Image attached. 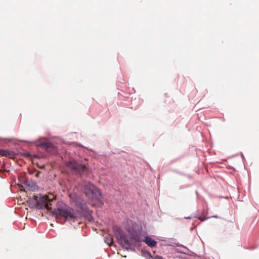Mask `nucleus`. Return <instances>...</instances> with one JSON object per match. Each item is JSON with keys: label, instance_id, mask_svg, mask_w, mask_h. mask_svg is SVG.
<instances>
[{"label": "nucleus", "instance_id": "f257e3e1", "mask_svg": "<svg viewBox=\"0 0 259 259\" xmlns=\"http://www.w3.org/2000/svg\"><path fill=\"white\" fill-rule=\"evenodd\" d=\"M85 194L90 199L92 205L99 206L103 204L102 196L99 189L93 184L88 183L85 187Z\"/></svg>", "mask_w": 259, "mask_h": 259}, {"label": "nucleus", "instance_id": "f03ea898", "mask_svg": "<svg viewBox=\"0 0 259 259\" xmlns=\"http://www.w3.org/2000/svg\"><path fill=\"white\" fill-rule=\"evenodd\" d=\"M55 199V197L53 194L49 195H41L33 196V205L36 209H47L50 210L52 208V203Z\"/></svg>", "mask_w": 259, "mask_h": 259}, {"label": "nucleus", "instance_id": "7ed1b4c3", "mask_svg": "<svg viewBox=\"0 0 259 259\" xmlns=\"http://www.w3.org/2000/svg\"><path fill=\"white\" fill-rule=\"evenodd\" d=\"M50 216L55 217L58 220L66 221L75 218L73 211H47Z\"/></svg>", "mask_w": 259, "mask_h": 259}, {"label": "nucleus", "instance_id": "20e7f679", "mask_svg": "<svg viewBox=\"0 0 259 259\" xmlns=\"http://www.w3.org/2000/svg\"><path fill=\"white\" fill-rule=\"evenodd\" d=\"M66 165L74 174H81L87 170L85 165L80 164L75 161H68Z\"/></svg>", "mask_w": 259, "mask_h": 259}, {"label": "nucleus", "instance_id": "39448f33", "mask_svg": "<svg viewBox=\"0 0 259 259\" xmlns=\"http://www.w3.org/2000/svg\"><path fill=\"white\" fill-rule=\"evenodd\" d=\"M21 183H18V186L21 191H24L28 194H31L32 191V182L31 180H29L26 178H21Z\"/></svg>", "mask_w": 259, "mask_h": 259}, {"label": "nucleus", "instance_id": "423d86ee", "mask_svg": "<svg viewBox=\"0 0 259 259\" xmlns=\"http://www.w3.org/2000/svg\"><path fill=\"white\" fill-rule=\"evenodd\" d=\"M116 234L119 244L122 245L123 247L128 248L130 247V243L123 231L118 230Z\"/></svg>", "mask_w": 259, "mask_h": 259}, {"label": "nucleus", "instance_id": "0eeeda50", "mask_svg": "<svg viewBox=\"0 0 259 259\" xmlns=\"http://www.w3.org/2000/svg\"><path fill=\"white\" fill-rule=\"evenodd\" d=\"M42 148L51 154H56L57 153L56 147L51 142H47L41 144Z\"/></svg>", "mask_w": 259, "mask_h": 259}, {"label": "nucleus", "instance_id": "6e6552de", "mask_svg": "<svg viewBox=\"0 0 259 259\" xmlns=\"http://www.w3.org/2000/svg\"><path fill=\"white\" fill-rule=\"evenodd\" d=\"M29 208H32V201L31 198H29L26 202H23L20 207L21 209H25L26 210H28Z\"/></svg>", "mask_w": 259, "mask_h": 259}, {"label": "nucleus", "instance_id": "1a4fd4ad", "mask_svg": "<svg viewBox=\"0 0 259 259\" xmlns=\"http://www.w3.org/2000/svg\"><path fill=\"white\" fill-rule=\"evenodd\" d=\"M145 243L150 247H154L156 245V241L150 237H146L144 240Z\"/></svg>", "mask_w": 259, "mask_h": 259}, {"label": "nucleus", "instance_id": "9d476101", "mask_svg": "<svg viewBox=\"0 0 259 259\" xmlns=\"http://www.w3.org/2000/svg\"><path fill=\"white\" fill-rule=\"evenodd\" d=\"M0 155L2 156L12 157L13 156L14 153L8 150L0 149Z\"/></svg>", "mask_w": 259, "mask_h": 259}, {"label": "nucleus", "instance_id": "9b49d317", "mask_svg": "<svg viewBox=\"0 0 259 259\" xmlns=\"http://www.w3.org/2000/svg\"><path fill=\"white\" fill-rule=\"evenodd\" d=\"M105 241L106 242V243L109 245H111L112 243V238L110 237V236H107L105 238Z\"/></svg>", "mask_w": 259, "mask_h": 259}, {"label": "nucleus", "instance_id": "f8f14e48", "mask_svg": "<svg viewBox=\"0 0 259 259\" xmlns=\"http://www.w3.org/2000/svg\"><path fill=\"white\" fill-rule=\"evenodd\" d=\"M130 235H131L132 238L134 239L136 241H138V237L137 236V232L135 231L130 233Z\"/></svg>", "mask_w": 259, "mask_h": 259}, {"label": "nucleus", "instance_id": "ddd939ff", "mask_svg": "<svg viewBox=\"0 0 259 259\" xmlns=\"http://www.w3.org/2000/svg\"><path fill=\"white\" fill-rule=\"evenodd\" d=\"M80 209L81 210H85L86 208V204L84 202H81L80 203Z\"/></svg>", "mask_w": 259, "mask_h": 259}, {"label": "nucleus", "instance_id": "4468645a", "mask_svg": "<svg viewBox=\"0 0 259 259\" xmlns=\"http://www.w3.org/2000/svg\"><path fill=\"white\" fill-rule=\"evenodd\" d=\"M209 217H207L205 215H203L198 217V219L201 221H205L208 219Z\"/></svg>", "mask_w": 259, "mask_h": 259}, {"label": "nucleus", "instance_id": "2eb2a0df", "mask_svg": "<svg viewBox=\"0 0 259 259\" xmlns=\"http://www.w3.org/2000/svg\"><path fill=\"white\" fill-rule=\"evenodd\" d=\"M33 190L37 189V186L35 185V184H33Z\"/></svg>", "mask_w": 259, "mask_h": 259}, {"label": "nucleus", "instance_id": "dca6fc26", "mask_svg": "<svg viewBox=\"0 0 259 259\" xmlns=\"http://www.w3.org/2000/svg\"><path fill=\"white\" fill-rule=\"evenodd\" d=\"M39 174H40L39 172H37V173L35 175V177H38L39 175Z\"/></svg>", "mask_w": 259, "mask_h": 259}, {"label": "nucleus", "instance_id": "f3484780", "mask_svg": "<svg viewBox=\"0 0 259 259\" xmlns=\"http://www.w3.org/2000/svg\"><path fill=\"white\" fill-rule=\"evenodd\" d=\"M90 218H91V219H89V220H90V221L92 220H93V218H92L91 216V217H90Z\"/></svg>", "mask_w": 259, "mask_h": 259}, {"label": "nucleus", "instance_id": "a211bd4d", "mask_svg": "<svg viewBox=\"0 0 259 259\" xmlns=\"http://www.w3.org/2000/svg\"><path fill=\"white\" fill-rule=\"evenodd\" d=\"M186 219H191V217H185Z\"/></svg>", "mask_w": 259, "mask_h": 259}, {"label": "nucleus", "instance_id": "6ab92c4d", "mask_svg": "<svg viewBox=\"0 0 259 259\" xmlns=\"http://www.w3.org/2000/svg\"><path fill=\"white\" fill-rule=\"evenodd\" d=\"M57 210L60 211V210H61L60 208H58V209H57Z\"/></svg>", "mask_w": 259, "mask_h": 259}, {"label": "nucleus", "instance_id": "aec40b11", "mask_svg": "<svg viewBox=\"0 0 259 259\" xmlns=\"http://www.w3.org/2000/svg\"><path fill=\"white\" fill-rule=\"evenodd\" d=\"M31 162L32 163V159L31 158Z\"/></svg>", "mask_w": 259, "mask_h": 259}]
</instances>
